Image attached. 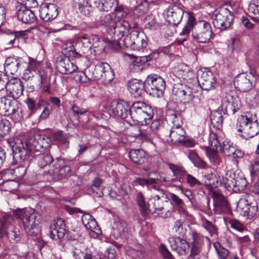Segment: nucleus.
Masks as SVG:
<instances>
[{"label": "nucleus", "instance_id": "nucleus-1", "mask_svg": "<svg viewBox=\"0 0 259 259\" xmlns=\"http://www.w3.org/2000/svg\"><path fill=\"white\" fill-rule=\"evenodd\" d=\"M7 142L13 151V161L11 163V165H16L25 161L30 162L31 157L32 158L33 156V153L30 150L28 143L24 146L21 140L13 138L8 139Z\"/></svg>", "mask_w": 259, "mask_h": 259}, {"label": "nucleus", "instance_id": "nucleus-2", "mask_svg": "<svg viewBox=\"0 0 259 259\" xmlns=\"http://www.w3.org/2000/svg\"><path fill=\"white\" fill-rule=\"evenodd\" d=\"M153 114L151 106L144 102H134L130 106V116L135 123L139 125L148 124L153 118Z\"/></svg>", "mask_w": 259, "mask_h": 259}, {"label": "nucleus", "instance_id": "nucleus-3", "mask_svg": "<svg viewBox=\"0 0 259 259\" xmlns=\"http://www.w3.org/2000/svg\"><path fill=\"white\" fill-rule=\"evenodd\" d=\"M14 214L16 218L22 219L25 231L28 235H38L39 230L36 227V221L39 214L35 209L28 208L23 210H15Z\"/></svg>", "mask_w": 259, "mask_h": 259}, {"label": "nucleus", "instance_id": "nucleus-4", "mask_svg": "<svg viewBox=\"0 0 259 259\" xmlns=\"http://www.w3.org/2000/svg\"><path fill=\"white\" fill-rule=\"evenodd\" d=\"M237 126V131L240 133L239 136L246 140L251 138L259 133L257 121L249 117V114L238 117Z\"/></svg>", "mask_w": 259, "mask_h": 259}, {"label": "nucleus", "instance_id": "nucleus-5", "mask_svg": "<svg viewBox=\"0 0 259 259\" xmlns=\"http://www.w3.org/2000/svg\"><path fill=\"white\" fill-rule=\"evenodd\" d=\"M148 37L143 31L134 29L127 35L122 41L126 49L143 51L148 45Z\"/></svg>", "mask_w": 259, "mask_h": 259}, {"label": "nucleus", "instance_id": "nucleus-6", "mask_svg": "<svg viewBox=\"0 0 259 259\" xmlns=\"http://www.w3.org/2000/svg\"><path fill=\"white\" fill-rule=\"evenodd\" d=\"M92 78L99 84L107 85L115 78V74L110 65L106 62H98L92 72Z\"/></svg>", "mask_w": 259, "mask_h": 259}, {"label": "nucleus", "instance_id": "nucleus-7", "mask_svg": "<svg viewBox=\"0 0 259 259\" xmlns=\"http://www.w3.org/2000/svg\"><path fill=\"white\" fill-rule=\"evenodd\" d=\"M210 24L204 20L196 21L192 29V37L194 41L200 44L210 42L212 34Z\"/></svg>", "mask_w": 259, "mask_h": 259}, {"label": "nucleus", "instance_id": "nucleus-8", "mask_svg": "<svg viewBox=\"0 0 259 259\" xmlns=\"http://www.w3.org/2000/svg\"><path fill=\"white\" fill-rule=\"evenodd\" d=\"M233 18V14L228 9L220 7L212 15V24L215 28L225 30L230 26Z\"/></svg>", "mask_w": 259, "mask_h": 259}, {"label": "nucleus", "instance_id": "nucleus-9", "mask_svg": "<svg viewBox=\"0 0 259 259\" xmlns=\"http://www.w3.org/2000/svg\"><path fill=\"white\" fill-rule=\"evenodd\" d=\"M237 208L240 210V213L242 215L248 219H251L256 214L258 204L253 195L246 194L238 202Z\"/></svg>", "mask_w": 259, "mask_h": 259}, {"label": "nucleus", "instance_id": "nucleus-10", "mask_svg": "<svg viewBox=\"0 0 259 259\" xmlns=\"http://www.w3.org/2000/svg\"><path fill=\"white\" fill-rule=\"evenodd\" d=\"M146 92L153 97L161 96L165 88V82L160 76L152 74L145 79Z\"/></svg>", "mask_w": 259, "mask_h": 259}, {"label": "nucleus", "instance_id": "nucleus-11", "mask_svg": "<svg viewBox=\"0 0 259 259\" xmlns=\"http://www.w3.org/2000/svg\"><path fill=\"white\" fill-rule=\"evenodd\" d=\"M241 102L234 91L225 94L222 99L221 108L224 114H234L239 109Z\"/></svg>", "mask_w": 259, "mask_h": 259}, {"label": "nucleus", "instance_id": "nucleus-12", "mask_svg": "<svg viewBox=\"0 0 259 259\" xmlns=\"http://www.w3.org/2000/svg\"><path fill=\"white\" fill-rule=\"evenodd\" d=\"M100 39L97 35H89L81 33L74 36V41L76 42V49L78 50L82 57L84 56L92 46L97 47L98 42Z\"/></svg>", "mask_w": 259, "mask_h": 259}, {"label": "nucleus", "instance_id": "nucleus-13", "mask_svg": "<svg viewBox=\"0 0 259 259\" xmlns=\"http://www.w3.org/2000/svg\"><path fill=\"white\" fill-rule=\"evenodd\" d=\"M255 77L252 74L242 73L235 78L234 85L238 91L242 92L250 90L255 84Z\"/></svg>", "mask_w": 259, "mask_h": 259}, {"label": "nucleus", "instance_id": "nucleus-14", "mask_svg": "<svg viewBox=\"0 0 259 259\" xmlns=\"http://www.w3.org/2000/svg\"><path fill=\"white\" fill-rule=\"evenodd\" d=\"M31 162L36 163L39 169L38 174L39 175L46 176L49 175L44 172L45 170H49L52 167L51 164L55 162V160L50 153H42V152L37 155H34L31 158Z\"/></svg>", "mask_w": 259, "mask_h": 259}, {"label": "nucleus", "instance_id": "nucleus-15", "mask_svg": "<svg viewBox=\"0 0 259 259\" xmlns=\"http://www.w3.org/2000/svg\"><path fill=\"white\" fill-rule=\"evenodd\" d=\"M198 82L202 89L210 91L214 89L217 83L215 76L210 71L199 70L197 72Z\"/></svg>", "mask_w": 259, "mask_h": 259}, {"label": "nucleus", "instance_id": "nucleus-16", "mask_svg": "<svg viewBox=\"0 0 259 259\" xmlns=\"http://www.w3.org/2000/svg\"><path fill=\"white\" fill-rule=\"evenodd\" d=\"M51 142L50 137L45 135H35L33 138H30L27 143L33 153V151L41 153L49 149Z\"/></svg>", "mask_w": 259, "mask_h": 259}, {"label": "nucleus", "instance_id": "nucleus-17", "mask_svg": "<svg viewBox=\"0 0 259 259\" xmlns=\"http://www.w3.org/2000/svg\"><path fill=\"white\" fill-rule=\"evenodd\" d=\"M168 202L165 199H157L151 197L148 201V208L149 212L157 213L159 217L165 218L169 211L165 207V203Z\"/></svg>", "mask_w": 259, "mask_h": 259}, {"label": "nucleus", "instance_id": "nucleus-18", "mask_svg": "<svg viewBox=\"0 0 259 259\" xmlns=\"http://www.w3.org/2000/svg\"><path fill=\"white\" fill-rule=\"evenodd\" d=\"M138 26L137 23L130 24L126 20L118 19L110 33V35L111 38L114 37L117 39H121L130 29H136Z\"/></svg>", "mask_w": 259, "mask_h": 259}, {"label": "nucleus", "instance_id": "nucleus-19", "mask_svg": "<svg viewBox=\"0 0 259 259\" xmlns=\"http://www.w3.org/2000/svg\"><path fill=\"white\" fill-rule=\"evenodd\" d=\"M44 172L51 176H57L59 179L65 178L70 172L69 166L65 165L63 159L57 158L52 165V167L49 170H45Z\"/></svg>", "mask_w": 259, "mask_h": 259}, {"label": "nucleus", "instance_id": "nucleus-20", "mask_svg": "<svg viewBox=\"0 0 259 259\" xmlns=\"http://www.w3.org/2000/svg\"><path fill=\"white\" fill-rule=\"evenodd\" d=\"M49 235L55 240H59L66 234V224L64 220L61 218L55 219L50 226Z\"/></svg>", "mask_w": 259, "mask_h": 259}, {"label": "nucleus", "instance_id": "nucleus-21", "mask_svg": "<svg viewBox=\"0 0 259 259\" xmlns=\"http://www.w3.org/2000/svg\"><path fill=\"white\" fill-rule=\"evenodd\" d=\"M19 108L18 101L14 99L6 97L0 98V114L4 116L12 115L16 117V112Z\"/></svg>", "mask_w": 259, "mask_h": 259}, {"label": "nucleus", "instance_id": "nucleus-22", "mask_svg": "<svg viewBox=\"0 0 259 259\" xmlns=\"http://www.w3.org/2000/svg\"><path fill=\"white\" fill-rule=\"evenodd\" d=\"M39 16L44 22H51L59 15L58 7L52 3L42 4L39 7Z\"/></svg>", "mask_w": 259, "mask_h": 259}, {"label": "nucleus", "instance_id": "nucleus-23", "mask_svg": "<svg viewBox=\"0 0 259 259\" xmlns=\"http://www.w3.org/2000/svg\"><path fill=\"white\" fill-rule=\"evenodd\" d=\"M56 68L63 74H69L77 70L78 67L68 57L60 56L56 61Z\"/></svg>", "mask_w": 259, "mask_h": 259}, {"label": "nucleus", "instance_id": "nucleus-24", "mask_svg": "<svg viewBox=\"0 0 259 259\" xmlns=\"http://www.w3.org/2000/svg\"><path fill=\"white\" fill-rule=\"evenodd\" d=\"M194 92L190 87L181 83L175 84L172 90V94L178 97L185 104L189 103L193 99Z\"/></svg>", "mask_w": 259, "mask_h": 259}, {"label": "nucleus", "instance_id": "nucleus-25", "mask_svg": "<svg viewBox=\"0 0 259 259\" xmlns=\"http://www.w3.org/2000/svg\"><path fill=\"white\" fill-rule=\"evenodd\" d=\"M6 82L5 89L9 91L13 99H18L22 95L24 85L20 79L14 77L9 79L7 76Z\"/></svg>", "mask_w": 259, "mask_h": 259}, {"label": "nucleus", "instance_id": "nucleus-26", "mask_svg": "<svg viewBox=\"0 0 259 259\" xmlns=\"http://www.w3.org/2000/svg\"><path fill=\"white\" fill-rule=\"evenodd\" d=\"M184 13V11L181 7L172 5L165 12L166 20L169 24L177 26L181 22Z\"/></svg>", "mask_w": 259, "mask_h": 259}, {"label": "nucleus", "instance_id": "nucleus-27", "mask_svg": "<svg viewBox=\"0 0 259 259\" xmlns=\"http://www.w3.org/2000/svg\"><path fill=\"white\" fill-rule=\"evenodd\" d=\"M24 64L21 57L15 56L9 57L5 60V71L7 73L15 74L19 69L24 68Z\"/></svg>", "mask_w": 259, "mask_h": 259}, {"label": "nucleus", "instance_id": "nucleus-28", "mask_svg": "<svg viewBox=\"0 0 259 259\" xmlns=\"http://www.w3.org/2000/svg\"><path fill=\"white\" fill-rule=\"evenodd\" d=\"M39 75L40 76L39 83L35 87L32 82H30L28 83L26 87V91L27 92L32 93L38 90L41 88V84L44 85V91L45 92H49L51 88L52 87L53 84L56 82V77L53 76V84H51L50 82L48 83L47 75L44 70L39 71Z\"/></svg>", "mask_w": 259, "mask_h": 259}, {"label": "nucleus", "instance_id": "nucleus-29", "mask_svg": "<svg viewBox=\"0 0 259 259\" xmlns=\"http://www.w3.org/2000/svg\"><path fill=\"white\" fill-rule=\"evenodd\" d=\"M214 213L222 214L230 211V206L226 197L222 194H214L213 197Z\"/></svg>", "mask_w": 259, "mask_h": 259}, {"label": "nucleus", "instance_id": "nucleus-30", "mask_svg": "<svg viewBox=\"0 0 259 259\" xmlns=\"http://www.w3.org/2000/svg\"><path fill=\"white\" fill-rule=\"evenodd\" d=\"M169 242L171 249L176 251L179 255H185L189 251V244L182 237L170 238Z\"/></svg>", "mask_w": 259, "mask_h": 259}, {"label": "nucleus", "instance_id": "nucleus-31", "mask_svg": "<svg viewBox=\"0 0 259 259\" xmlns=\"http://www.w3.org/2000/svg\"><path fill=\"white\" fill-rule=\"evenodd\" d=\"M111 108L113 114L116 116L125 119L130 115V105L123 100H119L115 104H113Z\"/></svg>", "mask_w": 259, "mask_h": 259}, {"label": "nucleus", "instance_id": "nucleus-32", "mask_svg": "<svg viewBox=\"0 0 259 259\" xmlns=\"http://www.w3.org/2000/svg\"><path fill=\"white\" fill-rule=\"evenodd\" d=\"M18 19L22 23L31 24L36 20V17L33 11L24 6H21L17 10Z\"/></svg>", "mask_w": 259, "mask_h": 259}, {"label": "nucleus", "instance_id": "nucleus-33", "mask_svg": "<svg viewBox=\"0 0 259 259\" xmlns=\"http://www.w3.org/2000/svg\"><path fill=\"white\" fill-rule=\"evenodd\" d=\"M128 90L135 98L140 97L144 92H146L145 81L136 79L130 80L128 83Z\"/></svg>", "mask_w": 259, "mask_h": 259}, {"label": "nucleus", "instance_id": "nucleus-34", "mask_svg": "<svg viewBox=\"0 0 259 259\" xmlns=\"http://www.w3.org/2000/svg\"><path fill=\"white\" fill-rule=\"evenodd\" d=\"M75 259H101L98 254H93L90 250L81 246V244L75 246L72 251Z\"/></svg>", "mask_w": 259, "mask_h": 259}, {"label": "nucleus", "instance_id": "nucleus-35", "mask_svg": "<svg viewBox=\"0 0 259 259\" xmlns=\"http://www.w3.org/2000/svg\"><path fill=\"white\" fill-rule=\"evenodd\" d=\"M118 18L113 14H108L100 16L99 22L110 34Z\"/></svg>", "mask_w": 259, "mask_h": 259}, {"label": "nucleus", "instance_id": "nucleus-36", "mask_svg": "<svg viewBox=\"0 0 259 259\" xmlns=\"http://www.w3.org/2000/svg\"><path fill=\"white\" fill-rule=\"evenodd\" d=\"M186 133L182 125L176 126H171L169 137L171 141L174 143H182L184 141Z\"/></svg>", "mask_w": 259, "mask_h": 259}, {"label": "nucleus", "instance_id": "nucleus-37", "mask_svg": "<svg viewBox=\"0 0 259 259\" xmlns=\"http://www.w3.org/2000/svg\"><path fill=\"white\" fill-rule=\"evenodd\" d=\"M192 242L190 251L200 253L201 252V248L204 244V239L209 240L208 237H204L203 236L196 232H192Z\"/></svg>", "mask_w": 259, "mask_h": 259}, {"label": "nucleus", "instance_id": "nucleus-38", "mask_svg": "<svg viewBox=\"0 0 259 259\" xmlns=\"http://www.w3.org/2000/svg\"><path fill=\"white\" fill-rule=\"evenodd\" d=\"M82 222L87 229L99 234L101 232L99 226L95 219L90 214H83L81 218Z\"/></svg>", "mask_w": 259, "mask_h": 259}, {"label": "nucleus", "instance_id": "nucleus-39", "mask_svg": "<svg viewBox=\"0 0 259 259\" xmlns=\"http://www.w3.org/2000/svg\"><path fill=\"white\" fill-rule=\"evenodd\" d=\"M131 160L135 164L141 165L146 160V153L143 150L132 149L129 153Z\"/></svg>", "mask_w": 259, "mask_h": 259}, {"label": "nucleus", "instance_id": "nucleus-40", "mask_svg": "<svg viewBox=\"0 0 259 259\" xmlns=\"http://www.w3.org/2000/svg\"><path fill=\"white\" fill-rule=\"evenodd\" d=\"M187 156L195 167L200 169L208 167L207 163L198 155L195 150H189Z\"/></svg>", "mask_w": 259, "mask_h": 259}, {"label": "nucleus", "instance_id": "nucleus-41", "mask_svg": "<svg viewBox=\"0 0 259 259\" xmlns=\"http://www.w3.org/2000/svg\"><path fill=\"white\" fill-rule=\"evenodd\" d=\"M166 121L171 126H180L182 124V116L179 111L169 110L166 114Z\"/></svg>", "mask_w": 259, "mask_h": 259}, {"label": "nucleus", "instance_id": "nucleus-42", "mask_svg": "<svg viewBox=\"0 0 259 259\" xmlns=\"http://www.w3.org/2000/svg\"><path fill=\"white\" fill-rule=\"evenodd\" d=\"M13 215L10 214H5L2 219H0V232L1 234V237L4 234H6V229L9 228L10 227L11 229L12 228L13 224L14 222Z\"/></svg>", "mask_w": 259, "mask_h": 259}, {"label": "nucleus", "instance_id": "nucleus-43", "mask_svg": "<svg viewBox=\"0 0 259 259\" xmlns=\"http://www.w3.org/2000/svg\"><path fill=\"white\" fill-rule=\"evenodd\" d=\"M74 7L79 10L81 15L85 16H90L92 6L88 0H75Z\"/></svg>", "mask_w": 259, "mask_h": 259}, {"label": "nucleus", "instance_id": "nucleus-44", "mask_svg": "<svg viewBox=\"0 0 259 259\" xmlns=\"http://www.w3.org/2000/svg\"><path fill=\"white\" fill-rule=\"evenodd\" d=\"M63 51L64 54H68L70 57L76 59L82 57L80 52L76 49V42H75V46L72 41L67 42L64 45Z\"/></svg>", "mask_w": 259, "mask_h": 259}, {"label": "nucleus", "instance_id": "nucleus-45", "mask_svg": "<svg viewBox=\"0 0 259 259\" xmlns=\"http://www.w3.org/2000/svg\"><path fill=\"white\" fill-rule=\"evenodd\" d=\"M169 168L172 171L174 175L179 178L180 182H183L184 178H186L188 175L185 169L182 166L170 163Z\"/></svg>", "mask_w": 259, "mask_h": 259}, {"label": "nucleus", "instance_id": "nucleus-46", "mask_svg": "<svg viewBox=\"0 0 259 259\" xmlns=\"http://www.w3.org/2000/svg\"><path fill=\"white\" fill-rule=\"evenodd\" d=\"M173 230L178 236L184 238L186 235L187 229L185 227V219L181 217L174 223Z\"/></svg>", "mask_w": 259, "mask_h": 259}, {"label": "nucleus", "instance_id": "nucleus-47", "mask_svg": "<svg viewBox=\"0 0 259 259\" xmlns=\"http://www.w3.org/2000/svg\"><path fill=\"white\" fill-rule=\"evenodd\" d=\"M144 28L148 30H156L159 27L155 16L153 14L148 15L142 20Z\"/></svg>", "mask_w": 259, "mask_h": 259}, {"label": "nucleus", "instance_id": "nucleus-48", "mask_svg": "<svg viewBox=\"0 0 259 259\" xmlns=\"http://www.w3.org/2000/svg\"><path fill=\"white\" fill-rule=\"evenodd\" d=\"M116 0H94L95 6L100 10L108 12L110 11Z\"/></svg>", "mask_w": 259, "mask_h": 259}, {"label": "nucleus", "instance_id": "nucleus-49", "mask_svg": "<svg viewBox=\"0 0 259 259\" xmlns=\"http://www.w3.org/2000/svg\"><path fill=\"white\" fill-rule=\"evenodd\" d=\"M211 123L214 128L220 130L222 129L223 123L222 114L219 111L212 112L210 115Z\"/></svg>", "mask_w": 259, "mask_h": 259}, {"label": "nucleus", "instance_id": "nucleus-50", "mask_svg": "<svg viewBox=\"0 0 259 259\" xmlns=\"http://www.w3.org/2000/svg\"><path fill=\"white\" fill-rule=\"evenodd\" d=\"M208 146L206 147V151L208 149L211 150L219 151L221 144L220 142L218 136L213 132H210L208 138Z\"/></svg>", "mask_w": 259, "mask_h": 259}, {"label": "nucleus", "instance_id": "nucleus-51", "mask_svg": "<svg viewBox=\"0 0 259 259\" xmlns=\"http://www.w3.org/2000/svg\"><path fill=\"white\" fill-rule=\"evenodd\" d=\"M185 67V69H178L177 73L178 77L183 79L186 82H191L195 78V73L193 71L189 70L187 66L183 65L182 68Z\"/></svg>", "mask_w": 259, "mask_h": 259}, {"label": "nucleus", "instance_id": "nucleus-52", "mask_svg": "<svg viewBox=\"0 0 259 259\" xmlns=\"http://www.w3.org/2000/svg\"><path fill=\"white\" fill-rule=\"evenodd\" d=\"M112 38V39H110L108 38L106 39V48L112 51H118L120 49H126L122 45V39H117V38H114V37Z\"/></svg>", "mask_w": 259, "mask_h": 259}, {"label": "nucleus", "instance_id": "nucleus-53", "mask_svg": "<svg viewBox=\"0 0 259 259\" xmlns=\"http://www.w3.org/2000/svg\"><path fill=\"white\" fill-rule=\"evenodd\" d=\"M236 179L235 174L233 173L231 175V174H229L228 172H227L225 176L222 178L223 186L229 191H233L234 187L236 184V183H235Z\"/></svg>", "mask_w": 259, "mask_h": 259}, {"label": "nucleus", "instance_id": "nucleus-54", "mask_svg": "<svg viewBox=\"0 0 259 259\" xmlns=\"http://www.w3.org/2000/svg\"><path fill=\"white\" fill-rule=\"evenodd\" d=\"M248 11L252 19L259 21V0H252L248 5Z\"/></svg>", "mask_w": 259, "mask_h": 259}, {"label": "nucleus", "instance_id": "nucleus-55", "mask_svg": "<svg viewBox=\"0 0 259 259\" xmlns=\"http://www.w3.org/2000/svg\"><path fill=\"white\" fill-rule=\"evenodd\" d=\"M136 201L142 215L145 216L148 214L149 212L148 204H146L144 197L141 192L138 193Z\"/></svg>", "mask_w": 259, "mask_h": 259}, {"label": "nucleus", "instance_id": "nucleus-56", "mask_svg": "<svg viewBox=\"0 0 259 259\" xmlns=\"http://www.w3.org/2000/svg\"><path fill=\"white\" fill-rule=\"evenodd\" d=\"M204 178L205 180L204 185L206 187H218L223 185L222 179H220V178L212 174L210 176H205Z\"/></svg>", "mask_w": 259, "mask_h": 259}, {"label": "nucleus", "instance_id": "nucleus-57", "mask_svg": "<svg viewBox=\"0 0 259 259\" xmlns=\"http://www.w3.org/2000/svg\"><path fill=\"white\" fill-rule=\"evenodd\" d=\"M235 146L236 145H234L230 140L226 139L221 144L219 151L226 156H228Z\"/></svg>", "mask_w": 259, "mask_h": 259}, {"label": "nucleus", "instance_id": "nucleus-58", "mask_svg": "<svg viewBox=\"0 0 259 259\" xmlns=\"http://www.w3.org/2000/svg\"><path fill=\"white\" fill-rule=\"evenodd\" d=\"M196 20L194 16H189L186 25L183 28L182 32L180 33L181 36H185L187 37L188 35L190 32V31L192 32L193 28L194 25H195Z\"/></svg>", "mask_w": 259, "mask_h": 259}, {"label": "nucleus", "instance_id": "nucleus-59", "mask_svg": "<svg viewBox=\"0 0 259 259\" xmlns=\"http://www.w3.org/2000/svg\"><path fill=\"white\" fill-rule=\"evenodd\" d=\"M30 162L25 161L23 163H19L18 166L14 170V172L16 177L19 178H22L26 174V170L29 167Z\"/></svg>", "mask_w": 259, "mask_h": 259}, {"label": "nucleus", "instance_id": "nucleus-60", "mask_svg": "<svg viewBox=\"0 0 259 259\" xmlns=\"http://www.w3.org/2000/svg\"><path fill=\"white\" fill-rule=\"evenodd\" d=\"M250 171L252 179L255 178L259 174V155H256L250 161Z\"/></svg>", "mask_w": 259, "mask_h": 259}, {"label": "nucleus", "instance_id": "nucleus-61", "mask_svg": "<svg viewBox=\"0 0 259 259\" xmlns=\"http://www.w3.org/2000/svg\"><path fill=\"white\" fill-rule=\"evenodd\" d=\"M7 236L11 240H13L16 243H18L21 239V235L19 227L14 226L9 232L6 231Z\"/></svg>", "mask_w": 259, "mask_h": 259}, {"label": "nucleus", "instance_id": "nucleus-62", "mask_svg": "<svg viewBox=\"0 0 259 259\" xmlns=\"http://www.w3.org/2000/svg\"><path fill=\"white\" fill-rule=\"evenodd\" d=\"M150 4L146 0H141V2L134 10L135 15L140 17L145 13L149 9Z\"/></svg>", "mask_w": 259, "mask_h": 259}, {"label": "nucleus", "instance_id": "nucleus-63", "mask_svg": "<svg viewBox=\"0 0 259 259\" xmlns=\"http://www.w3.org/2000/svg\"><path fill=\"white\" fill-rule=\"evenodd\" d=\"M11 128V124L9 120L3 118L0 121V138L7 135Z\"/></svg>", "mask_w": 259, "mask_h": 259}, {"label": "nucleus", "instance_id": "nucleus-64", "mask_svg": "<svg viewBox=\"0 0 259 259\" xmlns=\"http://www.w3.org/2000/svg\"><path fill=\"white\" fill-rule=\"evenodd\" d=\"M213 246L219 259H226L227 258L229 254V251L227 249L223 247L220 242H215L213 244Z\"/></svg>", "mask_w": 259, "mask_h": 259}]
</instances>
